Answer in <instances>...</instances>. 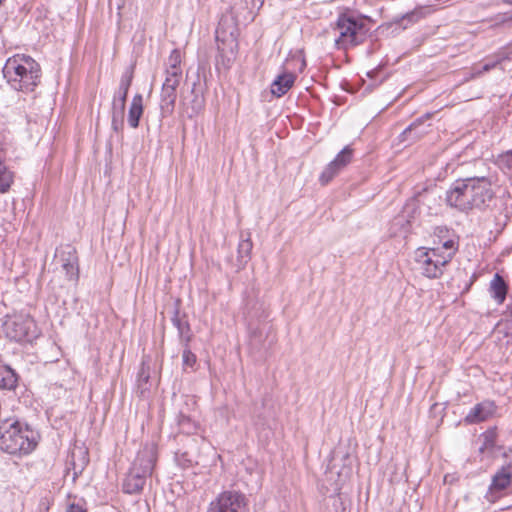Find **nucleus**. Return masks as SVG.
<instances>
[{"instance_id": "nucleus-28", "label": "nucleus", "mask_w": 512, "mask_h": 512, "mask_svg": "<svg viewBox=\"0 0 512 512\" xmlns=\"http://www.w3.org/2000/svg\"><path fill=\"white\" fill-rule=\"evenodd\" d=\"M181 80L182 73L165 72V80L162 86L177 91V88L180 85Z\"/></svg>"}, {"instance_id": "nucleus-10", "label": "nucleus", "mask_w": 512, "mask_h": 512, "mask_svg": "<svg viewBox=\"0 0 512 512\" xmlns=\"http://www.w3.org/2000/svg\"><path fill=\"white\" fill-rule=\"evenodd\" d=\"M157 460V446L154 443L145 444L137 453L131 469L149 477Z\"/></svg>"}, {"instance_id": "nucleus-37", "label": "nucleus", "mask_w": 512, "mask_h": 512, "mask_svg": "<svg viewBox=\"0 0 512 512\" xmlns=\"http://www.w3.org/2000/svg\"><path fill=\"white\" fill-rule=\"evenodd\" d=\"M418 19H419V16H418L417 12L408 13L403 17V20H407L409 22H414V21H417Z\"/></svg>"}, {"instance_id": "nucleus-29", "label": "nucleus", "mask_w": 512, "mask_h": 512, "mask_svg": "<svg viewBox=\"0 0 512 512\" xmlns=\"http://www.w3.org/2000/svg\"><path fill=\"white\" fill-rule=\"evenodd\" d=\"M183 346L182 362L185 368H193L196 364V355L190 350L189 344H181Z\"/></svg>"}, {"instance_id": "nucleus-3", "label": "nucleus", "mask_w": 512, "mask_h": 512, "mask_svg": "<svg viewBox=\"0 0 512 512\" xmlns=\"http://www.w3.org/2000/svg\"><path fill=\"white\" fill-rule=\"evenodd\" d=\"M457 250L458 242L451 238L445 239L442 245L433 248L419 247L414 253L417 269L429 279L440 278Z\"/></svg>"}, {"instance_id": "nucleus-21", "label": "nucleus", "mask_w": 512, "mask_h": 512, "mask_svg": "<svg viewBox=\"0 0 512 512\" xmlns=\"http://www.w3.org/2000/svg\"><path fill=\"white\" fill-rule=\"evenodd\" d=\"M252 248L253 243L250 238V234H247L246 237H244V235L241 234V239L237 248L238 269H243L246 266V264L250 261Z\"/></svg>"}, {"instance_id": "nucleus-18", "label": "nucleus", "mask_w": 512, "mask_h": 512, "mask_svg": "<svg viewBox=\"0 0 512 512\" xmlns=\"http://www.w3.org/2000/svg\"><path fill=\"white\" fill-rule=\"evenodd\" d=\"M147 478L144 474L130 468L123 483V491L127 494L139 493L143 489Z\"/></svg>"}, {"instance_id": "nucleus-15", "label": "nucleus", "mask_w": 512, "mask_h": 512, "mask_svg": "<svg viewBox=\"0 0 512 512\" xmlns=\"http://www.w3.org/2000/svg\"><path fill=\"white\" fill-rule=\"evenodd\" d=\"M173 326L177 329L181 344H189L192 340L190 324L185 315H181L179 308L174 310L171 318Z\"/></svg>"}, {"instance_id": "nucleus-35", "label": "nucleus", "mask_w": 512, "mask_h": 512, "mask_svg": "<svg viewBox=\"0 0 512 512\" xmlns=\"http://www.w3.org/2000/svg\"><path fill=\"white\" fill-rule=\"evenodd\" d=\"M483 436L485 438V445H490V446L494 445L495 433L493 431H487L486 433H484Z\"/></svg>"}, {"instance_id": "nucleus-17", "label": "nucleus", "mask_w": 512, "mask_h": 512, "mask_svg": "<svg viewBox=\"0 0 512 512\" xmlns=\"http://www.w3.org/2000/svg\"><path fill=\"white\" fill-rule=\"evenodd\" d=\"M512 479V461L502 466L492 477L490 485L491 491H503L511 484Z\"/></svg>"}, {"instance_id": "nucleus-39", "label": "nucleus", "mask_w": 512, "mask_h": 512, "mask_svg": "<svg viewBox=\"0 0 512 512\" xmlns=\"http://www.w3.org/2000/svg\"><path fill=\"white\" fill-rule=\"evenodd\" d=\"M148 378H149V375L145 374L143 370L139 373V380L143 379L146 382L148 380Z\"/></svg>"}, {"instance_id": "nucleus-31", "label": "nucleus", "mask_w": 512, "mask_h": 512, "mask_svg": "<svg viewBox=\"0 0 512 512\" xmlns=\"http://www.w3.org/2000/svg\"><path fill=\"white\" fill-rule=\"evenodd\" d=\"M500 61L501 59L485 62L479 69L477 67H474L472 77H477L483 74L484 72L490 71L491 69L495 68L500 63Z\"/></svg>"}, {"instance_id": "nucleus-25", "label": "nucleus", "mask_w": 512, "mask_h": 512, "mask_svg": "<svg viewBox=\"0 0 512 512\" xmlns=\"http://www.w3.org/2000/svg\"><path fill=\"white\" fill-rule=\"evenodd\" d=\"M62 268L65 271L66 277L69 281L76 282L78 280V259L74 253L68 252V256L66 258H62Z\"/></svg>"}, {"instance_id": "nucleus-11", "label": "nucleus", "mask_w": 512, "mask_h": 512, "mask_svg": "<svg viewBox=\"0 0 512 512\" xmlns=\"http://www.w3.org/2000/svg\"><path fill=\"white\" fill-rule=\"evenodd\" d=\"M353 150L350 146L344 147L323 170L319 177L322 185L328 184L336 175L340 173L352 160Z\"/></svg>"}, {"instance_id": "nucleus-41", "label": "nucleus", "mask_w": 512, "mask_h": 512, "mask_svg": "<svg viewBox=\"0 0 512 512\" xmlns=\"http://www.w3.org/2000/svg\"><path fill=\"white\" fill-rule=\"evenodd\" d=\"M505 3L512 5V0H503Z\"/></svg>"}, {"instance_id": "nucleus-16", "label": "nucleus", "mask_w": 512, "mask_h": 512, "mask_svg": "<svg viewBox=\"0 0 512 512\" xmlns=\"http://www.w3.org/2000/svg\"><path fill=\"white\" fill-rule=\"evenodd\" d=\"M263 4L264 0H241L235 6V15L243 16L246 21H253Z\"/></svg>"}, {"instance_id": "nucleus-23", "label": "nucleus", "mask_w": 512, "mask_h": 512, "mask_svg": "<svg viewBox=\"0 0 512 512\" xmlns=\"http://www.w3.org/2000/svg\"><path fill=\"white\" fill-rule=\"evenodd\" d=\"M177 91L162 86L160 94V109L164 116L171 115L175 108Z\"/></svg>"}, {"instance_id": "nucleus-13", "label": "nucleus", "mask_w": 512, "mask_h": 512, "mask_svg": "<svg viewBox=\"0 0 512 512\" xmlns=\"http://www.w3.org/2000/svg\"><path fill=\"white\" fill-rule=\"evenodd\" d=\"M495 411L496 405L494 402L486 400L475 405L465 416L464 421L467 424H477L492 417Z\"/></svg>"}, {"instance_id": "nucleus-34", "label": "nucleus", "mask_w": 512, "mask_h": 512, "mask_svg": "<svg viewBox=\"0 0 512 512\" xmlns=\"http://www.w3.org/2000/svg\"><path fill=\"white\" fill-rule=\"evenodd\" d=\"M449 233V230L446 227H437L435 229V235L439 238V243L442 245L445 241V234Z\"/></svg>"}, {"instance_id": "nucleus-12", "label": "nucleus", "mask_w": 512, "mask_h": 512, "mask_svg": "<svg viewBox=\"0 0 512 512\" xmlns=\"http://www.w3.org/2000/svg\"><path fill=\"white\" fill-rule=\"evenodd\" d=\"M430 118V114L416 119L412 122L399 136L401 142L412 144L429 132L430 124L426 121Z\"/></svg>"}, {"instance_id": "nucleus-1", "label": "nucleus", "mask_w": 512, "mask_h": 512, "mask_svg": "<svg viewBox=\"0 0 512 512\" xmlns=\"http://www.w3.org/2000/svg\"><path fill=\"white\" fill-rule=\"evenodd\" d=\"M494 196L495 192L489 178L468 177L452 183L446 192V202L461 212H468L473 209L488 208Z\"/></svg>"}, {"instance_id": "nucleus-20", "label": "nucleus", "mask_w": 512, "mask_h": 512, "mask_svg": "<svg viewBox=\"0 0 512 512\" xmlns=\"http://www.w3.org/2000/svg\"><path fill=\"white\" fill-rule=\"evenodd\" d=\"M489 292L491 297L498 304H502L505 301L508 292V285L499 273H496L493 276L489 285Z\"/></svg>"}, {"instance_id": "nucleus-30", "label": "nucleus", "mask_w": 512, "mask_h": 512, "mask_svg": "<svg viewBox=\"0 0 512 512\" xmlns=\"http://www.w3.org/2000/svg\"><path fill=\"white\" fill-rule=\"evenodd\" d=\"M497 164L502 170L512 171V150L499 155L497 158Z\"/></svg>"}, {"instance_id": "nucleus-14", "label": "nucleus", "mask_w": 512, "mask_h": 512, "mask_svg": "<svg viewBox=\"0 0 512 512\" xmlns=\"http://www.w3.org/2000/svg\"><path fill=\"white\" fill-rule=\"evenodd\" d=\"M69 469L73 471V480L82 474L89 463L88 451L84 447H74L69 458Z\"/></svg>"}, {"instance_id": "nucleus-40", "label": "nucleus", "mask_w": 512, "mask_h": 512, "mask_svg": "<svg viewBox=\"0 0 512 512\" xmlns=\"http://www.w3.org/2000/svg\"><path fill=\"white\" fill-rule=\"evenodd\" d=\"M306 66V63H305V60L304 59H301V64H300V71H302L304 69V67Z\"/></svg>"}, {"instance_id": "nucleus-4", "label": "nucleus", "mask_w": 512, "mask_h": 512, "mask_svg": "<svg viewBox=\"0 0 512 512\" xmlns=\"http://www.w3.org/2000/svg\"><path fill=\"white\" fill-rule=\"evenodd\" d=\"M36 447L34 433L18 420H0V449L9 454H28Z\"/></svg>"}, {"instance_id": "nucleus-22", "label": "nucleus", "mask_w": 512, "mask_h": 512, "mask_svg": "<svg viewBox=\"0 0 512 512\" xmlns=\"http://www.w3.org/2000/svg\"><path fill=\"white\" fill-rule=\"evenodd\" d=\"M294 82L295 75L293 73H283L273 81L271 93L276 97H281L290 90Z\"/></svg>"}, {"instance_id": "nucleus-6", "label": "nucleus", "mask_w": 512, "mask_h": 512, "mask_svg": "<svg viewBox=\"0 0 512 512\" xmlns=\"http://www.w3.org/2000/svg\"><path fill=\"white\" fill-rule=\"evenodd\" d=\"M215 38L217 42L216 69L227 72L236 60L238 53V41L234 30L227 32L221 23L216 29Z\"/></svg>"}, {"instance_id": "nucleus-19", "label": "nucleus", "mask_w": 512, "mask_h": 512, "mask_svg": "<svg viewBox=\"0 0 512 512\" xmlns=\"http://www.w3.org/2000/svg\"><path fill=\"white\" fill-rule=\"evenodd\" d=\"M143 96L137 93L133 96L128 110V124L131 128L139 127V121L143 115Z\"/></svg>"}, {"instance_id": "nucleus-9", "label": "nucleus", "mask_w": 512, "mask_h": 512, "mask_svg": "<svg viewBox=\"0 0 512 512\" xmlns=\"http://www.w3.org/2000/svg\"><path fill=\"white\" fill-rule=\"evenodd\" d=\"M134 65L126 67L123 71L118 89L115 91L112 100V115H125L126 100L128 91L134 78Z\"/></svg>"}, {"instance_id": "nucleus-33", "label": "nucleus", "mask_w": 512, "mask_h": 512, "mask_svg": "<svg viewBox=\"0 0 512 512\" xmlns=\"http://www.w3.org/2000/svg\"><path fill=\"white\" fill-rule=\"evenodd\" d=\"M124 116L125 115H112L111 127L115 132H120L123 130Z\"/></svg>"}, {"instance_id": "nucleus-36", "label": "nucleus", "mask_w": 512, "mask_h": 512, "mask_svg": "<svg viewBox=\"0 0 512 512\" xmlns=\"http://www.w3.org/2000/svg\"><path fill=\"white\" fill-rule=\"evenodd\" d=\"M66 512H86V509L79 504L72 503L67 507Z\"/></svg>"}, {"instance_id": "nucleus-8", "label": "nucleus", "mask_w": 512, "mask_h": 512, "mask_svg": "<svg viewBox=\"0 0 512 512\" xmlns=\"http://www.w3.org/2000/svg\"><path fill=\"white\" fill-rule=\"evenodd\" d=\"M5 333L16 342L31 341L36 336V325L32 318L17 316L5 322Z\"/></svg>"}, {"instance_id": "nucleus-38", "label": "nucleus", "mask_w": 512, "mask_h": 512, "mask_svg": "<svg viewBox=\"0 0 512 512\" xmlns=\"http://www.w3.org/2000/svg\"><path fill=\"white\" fill-rule=\"evenodd\" d=\"M193 102L196 104V107L194 108V110H195L196 112H198V111L202 108V103H201V102H198L197 98H195V99L193 100Z\"/></svg>"}, {"instance_id": "nucleus-2", "label": "nucleus", "mask_w": 512, "mask_h": 512, "mask_svg": "<svg viewBox=\"0 0 512 512\" xmlns=\"http://www.w3.org/2000/svg\"><path fill=\"white\" fill-rule=\"evenodd\" d=\"M2 73L10 87L16 91L31 92L40 83V65L30 56L16 54L7 59Z\"/></svg>"}, {"instance_id": "nucleus-27", "label": "nucleus", "mask_w": 512, "mask_h": 512, "mask_svg": "<svg viewBox=\"0 0 512 512\" xmlns=\"http://www.w3.org/2000/svg\"><path fill=\"white\" fill-rule=\"evenodd\" d=\"M181 53L178 49L172 50L168 57L167 67L165 72L182 73L181 69Z\"/></svg>"}, {"instance_id": "nucleus-32", "label": "nucleus", "mask_w": 512, "mask_h": 512, "mask_svg": "<svg viewBox=\"0 0 512 512\" xmlns=\"http://www.w3.org/2000/svg\"><path fill=\"white\" fill-rule=\"evenodd\" d=\"M178 425L182 432L191 433L195 429V424L191 421L188 416L180 415L178 418Z\"/></svg>"}, {"instance_id": "nucleus-24", "label": "nucleus", "mask_w": 512, "mask_h": 512, "mask_svg": "<svg viewBox=\"0 0 512 512\" xmlns=\"http://www.w3.org/2000/svg\"><path fill=\"white\" fill-rule=\"evenodd\" d=\"M17 382L18 376L15 371L7 365L0 364V389L13 390Z\"/></svg>"}, {"instance_id": "nucleus-7", "label": "nucleus", "mask_w": 512, "mask_h": 512, "mask_svg": "<svg viewBox=\"0 0 512 512\" xmlns=\"http://www.w3.org/2000/svg\"><path fill=\"white\" fill-rule=\"evenodd\" d=\"M207 512H249V508L244 494L224 491L210 502Z\"/></svg>"}, {"instance_id": "nucleus-26", "label": "nucleus", "mask_w": 512, "mask_h": 512, "mask_svg": "<svg viewBox=\"0 0 512 512\" xmlns=\"http://www.w3.org/2000/svg\"><path fill=\"white\" fill-rule=\"evenodd\" d=\"M14 182V173L8 169L3 159L0 157V193L9 191Z\"/></svg>"}, {"instance_id": "nucleus-5", "label": "nucleus", "mask_w": 512, "mask_h": 512, "mask_svg": "<svg viewBox=\"0 0 512 512\" xmlns=\"http://www.w3.org/2000/svg\"><path fill=\"white\" fill-rule=\"evenodd\" d=\"M332 29L338 33L335 38L337 49L347 50L366 40L369 28L365 21L348 14H341Z\"/></svg>"}]
</instances>
